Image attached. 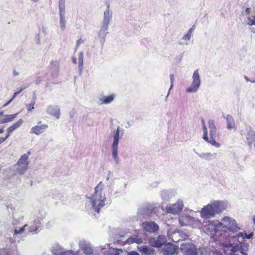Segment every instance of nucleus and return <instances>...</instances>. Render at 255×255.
Instances as JSON below:
<instances>
[{
    "label": "nucleus",
    "mask_w": 255,
    "mask_h": 255,
    "mask_svg": "<svg viewBox=\"0 0 255 255\" xmlns=\"http://www.w3.org/2000/svg\"><path fill=\"white\" fill-rule=\"evenodd\" d=\"M23 120L22 119H19L16 122L11 125L7 129V132L12 133L18 128L23 124Z\"/></svg>",
    "instance_id": "nucleus-26"
},
{
    "label": "nucleus",
    "mask_w": 255,
    "mask_h": 255,
    "mask_svg": "<svg viewBox=\"0 0 255 255\" xmlns=\"http://www.w3.org/2000/svg\"><path fill=\"white\" fill-rule=\"evenodd\" d=\"M79 245L81 249L86 255H90L93 254V250L89 243H87L85 241H81L79 243Z\"/></svg>",
    "instance_id": "nucleus-19"
},
{
    "label": "nucleus",
    "mask_w": 255,
    "mask_h": 255,
    "mask_svg": "<svg viewBox=\"0 0 255 255\" xmlns=\"http://www.w3.org/2000/svg\"><path fill=\"white\" fill-rule=\"evenodd\" d=\"M41 223L40 220L36 219L30 225L25 224L23 227L19 229L15 228L14 230L13 236L15 239L18 235L22 234L26 230V228L28 227V232L29 233L34 234L38 232L39 229L40 227Z\"/></svg>",
    "instance_id": "nucleus-3"
},
{
    "label": "nucleus",
    "mask_w": 255,
    "mask_h": 255,
    "mask_svg": "<svg viewBox=\"0 0 255 255\" xmlns=\"http://www.w3.org/2000/svg\"><path fill=\"white\" fill-rule=\"evenodd\" d=\"M112 18V13L110 12L109 5H107L106 9L104 12L103 19L102 22V25L108 26L109 23Z\"/></svg>",
    "instance_id": "nucleus-22"
},
{
    "label": "nucleus",
    "mask_w": 255,
    "mask_h": 255,
    "mask_svg": "<svg viewBox=\"0 0 255 255\" xmlns=\"http://www.w3.org/2000/svg\"><path fill=\"white\" fill-rule=\"evenodd\" d=\"M224 244V245L226 247H229L231 248V251L233 253H235L239 250L240 251V253L244 255H247V251L249 249V244L247 243H242L240 244H237L235 245H232L230 243L228 244Z\"/></svg>",
    "instance_id": "nucleus-10"
},
{
    "label": "nucleus",
    "mask_w": 255,
    "mask_h": 255,
    "mask_svg": "<svg viewBox=\"0 0 255 255\" xmlns=\"http://www.w3.org/2000/svg\"><path fill=\"white\" fill-rule=\"evenodd\" d=\"M244 234L245 238H246V239H251L253 236V233H250L248 234H247L246 233H244Z\"/></svg>",
    "instance_id": "nucleus-49"
},
{
    "label": "nucleus",
    "mask_w": 255,
    "mask_h": 255,
    "mask_svg": "<svg viewBox=\"0 0 255 255\" xmlns=\"http://www.w3.org/2000/svg\"><path fill=\"white\" fill-rule=\"evenodd\" d=\"M190 215H183L179 217V222L181 226H189L190 220H192Z\"/></svg>",
    "instance_id": "nucleus-27"
},
{
    "label": "nucleus",
    "mask_w": 255,
    "mask_h": 255,
    "mask_svg": "<svg viewBox=\"0 0 255 255\" xmlns=\"http://www.w3.org/2000/svg\"><path fill=\"white\" fill-rule=\"evenodd\" d=\"M161 196L162 199L165 201H168L171 198L169 191L166 190H163L161 192Z\"/></svg>",
    "instance_id": "nucleus-38"
},
{
    "label": "nucleus",
    "mask_w": 255,
    "mask_h": 255,
    "mask_svg": "<svg viewBox=\"0 0 255 255\" xmlns=\"http://www.w3.org/2000/svg\"><path fill=\"white\" fill-rule=\"evenodd\" d=\"M201 123H202V126H206L205 121L203 119H202V120H201Z\"/></svg>",
    "instance_id": "nucleus-57"
},
{
    "label": "nucleus",
    "mask_w": 255,
    "mask_h": 255,
    "mask_svg": "<svg viewBox=\"0 0 255 255\" xmlns=\"http://www.w3.org/2000/svg\"><path fill=\"white\" fill-rule=\"evenodd\" d=\"M137 248L140 252L145 254H150L153 251L150 247L145 245L138 246Z\"/></svg>",
    "instance_id": "nucleus-33"
},
{
    "label": "nucleus",
    "mask_w": 255,
    "mask_h": 255,
    "mask_svg": "<svg viewBox=\"0 0 255 255\" xmlns=\"http://www.w3.org/2000/svg\"><path fill=\"white\" fill-rule=\"evenodd\" d=\"M108 26L106 25H101L100 29L98 33V40L103 48L104 44L105 41L106 37L107 34V30Z\"/></svg>",
    "instance_id": "nucleus-16"
},
{
    "label": "nucleus",
    "mask_w": 255,
    "mask_h": 255,
    "mask_svg": "<svg viewBox=\"0 0 255 255\" xmlns=\"http://www.w3.org/2000/svg\"><path fill=\"white\" fill-rule=\"evenodd\" d=\"M127 242L128 244H131L133 243L141 244L143 242V240L142 239L138 237H130L127 240Z\"/></svg>",
    "instance_id": "nucleus-37"
},
{
    "label": "nucleus",
    "mask_w": 255,
    "mask_h": 255,
    "mask_svg": "<svg viewBox=\"0 0 255 255\" xmlns=\"http://www.w3.org/2000/svg\"><path fill=\"white\" fill-rule=\"evenodd\" d=\"M167 241L166 237L164 235H159L156 237H151L149 239L148 243L154 247H159L164 245Z\"/></svg>",
    "instance_id": "nucleus-11"
},
{
    "label": "nucleus",
    "mask_w": 255,
    "mask_h": 255,
    "mask_svg": "<svg viewBox=\"0 0 255 255\" xmlns=\"http://www.w3.org/2000/svg\"><path fill=\"white\" fill-rule=\"evenodd\" d=\"M223 117L225 118L226 121L227 129L229 130L235 129L236 126L233 117L229 114H228L226 116L223 115Z\"/></svg>",
    "instance_id": "nucleus-23"
},
{
    "label": "nucleus",
    "mask_w": 255,
    "mask_h": 255,
    "mask_svg": "<svg viewBox=\"0 0 255 255\" xmlns=\"http://www.w3.org/2000/svg\"><path fill=\"white\" fill-rule=\"evenodd\" d=\"M200 216L204 219H209L214 218L216 214L210 203L204 206L200 211Z\"/></svg>",
    "instance_id": "nucleus-8"
},
{
    "label": "nucleus",
    "mask_w": 255,
    "mask_h": 255,
    "mask_svg": "<svg viewBox=\"0 0 255 255\" xmlns=\"http://www.w3.org/2000/svg\"><path fill=\"white\" fill-rule=\"evenodd\" d=\"M181 250L185 255H197V251L195 245L191 243L182 244Z\"/></svg>",
    "instance_id": "nucleus-12"
},
{
    "label": "nucleus",
    "mask_w": 255,
    "mask_h": 255,
    "mask_svg": "<svg viewBox=\"0 0 255 255\" xmlns=\"http://www.w3.org/2000/svg\"><path fill=\"white\" fill-rule=\"evenodd\" d=\"M203 130V138L205 141H208V131L206 126H202Z\"/></svg>",
    "instance_id": "nucleus-42"
},
{
    "label": "nucleus",
    "mask_w": 255,
    "mask_h": 255,
    "mask_svg": "<svg viewBox=\"0 0 255 255\" xmlns=\"http://www.w3.org/2000/svg\"><path fill=\"white\" fill-rule=\"evenodd\" d=\"M110 176V172H109L107 175V180H109Z\"/></svg>",
    "instance_id": "nucleus-64"
},
{
    "label": "nucleus",
    "mask_w": 255,
    "mask_h": 255,
    "mask_svg": "<svg viewBox=\"0 0 255 255\" xmlns=\"http://www.w3.org/2000/svg\"><path fill=\"white\" fill-rule=\"evenodd\" d=\"M46 113L49 115L59 119L60 116V109L58 106L50 105L47 107Z\"/></svg>",
    "instance_id": "nucleus-17"
},
{
    "label": "nucleus",
    "mask_w": 255,
    "mask_h": 255,
    "mask_svg": "<svg viewBox=\"0 0 255 255\" xmlns=\"http://www.w3.org/2000/svg\"><path fill=\"white\" fill-rule=\"evenodd\" d=\"M30 155V152H28L27 153L24 154L21 156L19 159L17 163L19 164H24V165L28 166L29 162L28 161L29 156Z\"/></svg>",
    "instance_id": "nucleus-29"
},
{
    "label": "nucleus",
    "mask_w": 255,
    "mask_h": 255,
    "mask_svg": "<svg viewBox=\"0 0 255 255\" xmlns=\"http://www.w3.org/2000/svg\"><path fill=\"white\" fill-rule=\"evenodd\" d=\"M215 138H210L209 139L208 137V141H206V142L210 143L212 145L217 147L219 148L220 146V144L217 142H216L215 139Z\"/></svg>",
    "instance_id": "nucleus-39"
},
{
    "label": "nucleus",
    "mask_w": 255,
    "mask_h": 255,
    "mask_svg": "<svg viewBox=\"0 0 255 255\" xmlns=\"http://www.w3.org/2000/svg\"><path fill=\"white\" fill-rule=\"evenodd\" d=\"M215 213L216 215L221 214L226 210L229 203L227 200H213L210 202Z\"/></svg>",
    "instance_id": "nucleus-7"
},
{
    "label": "nucleus",
    "mask_w": 255,
    "mask_h": 255,
    "mask_svg": "<svg viewBox=\"0 0 255 255\" xmlns=\"http://www.w3.org/2000/svg\"><path fill=\"white\" fill-rule=\"evenodd\" d=\"M253 221L254 224L255 225V215H254L253 218Z\"/></svg>",
    "instance_id": "nucleus-63"
},
{
    "label": "nucleus",
    "mask_w": 255,
    "mask_h": 255,
    "mask_svg": "<svg viewBox=\"0 0 255 255\" xmlns=\"http://www.w3.org/2000/svg\"><path fill=\"white\" fill-rule=\"evenodd\" d=\"M59 24L60 27L62 30H64L66 28V21L65 19V3L59 2Z\"/></svg>",
    "instance_id": "nucleus-13"
},
{
    "label": "nucleus",
    "mask_w": 255,
    "mask_h": 255,
    "mask_svg": "<svg viewBox=\"0 0 255 255\" xmlns=\"http://www.w3.org/2000/svg\"><path fill=\"white\" fill-rule=\"evenodd\" d=\"M19 113L11 114V115H6L4 116L5 118H3L1 121V123H5L13 121L14 119L17 117Z\"/></svg>",
    "instance_id": "nucleus-32"
},
{
    "label": "nucleus",
    "mask_w": 255,
    "mask_h": 255,
    "mask_svg": "<svg viewBox=\"0 0 255 255\" xmlns=\"http://www.w3.org/2000/svg\"><path fill=\"white\" fill-rule=\"evenodd\" d=\"M219 225L221 231L225 232L228 230L233 233H236L240 229L235 220L229 216L223 217L221 221H219Z\"/></svg>",
    "instance_id": "nucleus-2"
},
{
    "label": "nucleus",
    "mask_w": 255,
    "mask_h": 255,
    "mask_svg": "<svg viewBox=\"0 0 255 255\" xmlns=\"http://www.w3.org/2000/svg\"><path fill=\"white\" fill-rule=\"evenodd\" d=\"M65 0H59V3H65Z\"/></svg>",
    "instance_id": "nucleus-62"
},
{
    "label": "nucleus",
    "mask_w": 255,
    "mask_h": 255,
    "mask_svg": "<svg viewBox=\"0 0 255 255\" xmlns=\"http://www.w3.org/2000/svg\"><path fill=\"white\" fill-rule=\"evenodd\" d=\"M144 230L150 233H154L159 229V226L154 221H147L142 223Z\"/></svg>",
    "instance_id": "nucleus-15"
},
{
    "label": "nucleus",
    "mask_w": 255,
    "mask_h": 255,
    "mask_svg": "<svg viewBox=\"0 0 255 255\" xmlns=\"http://www.w3.org/2000/svg\"><path fill=\"white\" fill-rule=\"evenodd\" d=\"M236 238H237L238 244L243 243V242L245 238L244 233L240 232V233H238L236 236Z\"/></svg>",
    "instance_id": "nucleus-40"
},
{
    "label": "nucleus",
    "mask_w": 255,
    "mask_h": 255,
    "mask_svg": "<svg viewBox=\"0 0 255 255\" xmlns=\"http://www.w3.org/2000/svg\"><path fill=\"white\" fill-rule=\"evenodd\" d=\"M12 101V99H10L7 103H6L5 104H4L3 105V107H5L7 106Z\"/></svg>",
    "instance_id": "nucleus-55"
},
{
    "label": "nucleus",
    "mask_w": 255,
    "mask_h": 255,
    "mask_svg": "<svg viewBox=\"0 0 255 255\" xmlns=\"http://www.w3.org/2000/svg\"><path fill=\"white\" fill-rule=\"evenodd\" d=\"M41 78L40 77H38L35 80V83L36 84L38 85L41 82Z\"/></svg>",
    "instance_id": "nucleus-51"
},
{
    "label": "nucleus",
    "mask_w": 255,
    "mask_h": 255,
    "mask_svg": "<svg viewBox=\"0 0 255 255\" xmlns=\"http://www.w3.org/2000/svg\"><path fill=\"white\" fill-rule=\"evenodd\" d=\"M204 231L205 232L211 236H220L221 231L219 221L218 220H213L211 222H209L206 225L204 226Z\"/></svg>",
    "instance_id": "nucleus-5"
},
{
    "label": "nucleus",
    "mask_w": 255,
    "mask_h": 255,
    "mask_svg": "<svg viewBox=\"0 0 255 255\" xmlns=\"http://www.w3.org/2000/svg\"><path fill=\"white\" fill-rule=\"evenodd\" d=\"M115 97V94H111L109 96H103L99 98V101L101 104H108L111 103Z\"/></svg>",
    "instance_id": "nucleus-25"
},
{
    "label": "nucleus",
    "mask_w": 255,
    "mask_h": 255,
    "mask_svg": "<svg viewBox=\"0 0 255 255\" xmlns=\"http://www.w3.org/2000/svg\"><path fill=\"white\" fill-rule=\"evenodd\" d=\"M35 104L33 103H31L27 105V109L28 111H31L34 108Z\"/></svg>",
    "instance_id": "nucleus-46"
},
{
    "label": "nucleus",
    "mask_w": 255,
    "mask_h": 255,
    "mask_svg": "<svg viewBox=\"0 0 255 255\" xmlns=\"http://www.w3.org/2000/svg\"><path fill=\"white\" fill-rule=\"evenodd\" d=\"M36 44L39 45L41 44V41L40 40L39 34H38L36 37Z\"/></svg>",
    "instance_id": "nucleus-52"
},
{
    "label": "nucleus",
    "mask_w": 255,
    "mask_h": 255,
    "mask_svg": "<svg viewBox=\"0 0 255 255\" xmlns=\"http://www.w3.org/2000/svg\"><path fill=\"white\" fill-rule=\"evenodd\" d=\"M103 188L104 184L100 182L95 187L94 193L88 197L92 209L97 213H99L101 208L105 206L106 197L103 192Z\"/></svg>",
    "instance_id": "nucleus-1"
},
{
    "label": "nucleus",
    "mask_w": 255,
    "mask_h": 255,
    "mask_svg": "<svg viewBox=\"0 0 255 255\" xmlns=\"http://www.w3.org/2000/svg\"><path fill=\"white\" fill-rule=\"evenodd\" d=\"M36 96H35V94H34L33 96V98L32 99V100H31V103H33V104H35V101H36Z\"/></svg>",
    "instance_id": "nucleus-53"
},
{
    "label": "nucleus",
    "mask_w": 255,
    "mask_h": 255,
    "mask_svg": "<svg viewBox=\"0 0 255 255\" xmlns=\"http://www.w3.org/2000/svg\"><path fill=\"white\" fill-rule=\"evenodd\" d=\"M50 70L52 76L56 77L59 71V62L57 60H52L50 62Z\"/></svg>",
    "instance_id": "nucleus-20"
},
{
    "label": "nucleus",
    "mask_w": 255,
    "mask_h": 255,
    "mask_svg": "<svg viewBox=\"0 0 255 255\" xmlns=\"http://www.w3.org/2000/svg\"><path fill=\"white\" fill-rule=\"evenodd\" d=\"M183 207L184 204L183 201L179 199L176 203L168 205L166 207V210L168 213L173 214H178L182 211Z\"/></svg>",
    "instance_id": "nucleus-9"
},
{
    "label": "nucleus",
    "mask_w": 255,
    "mask_h": 255,
    "mask_svg": "<svg viewBox=\"0 0 255 255\" xmlns=\"http://www.w3.org/2000/svg\"><path fill=\"white\" fill-rule=\"evenodd\" d=\"M195 29V27L193 25L192 27H191L187 32L186 34L183 37V39L189 41L190 39V38L192 35V33Z\"/></svg>",
    "instance_id": "nucleus-36"
},
{
    "label": "nucleus",
    "mask_w": 255,
    "mask_h": 255,
    "mask_svg": "<svg viewBox=\"0 0 255 255\" xmlns=\"http://www.w3.org/2000/svg\"><path fill=\"white\" fill-rule=\"evenodd\" d=\"M13 75H14V76H18V75H19V73H18V72H17V71H13Z\"/></svg>",
    "instance_id": "nucleus-59"
},
{
    "label": "nucleus",
    "mask_w": 255,
    "mask_h": 255,
    "mask_svg": "<svg viewBox=\"0 0 255 255\" xmlns=\"http://www.w3.org/2000/svg\"><path fill=\"white\" fill-rule=\"evenodd\" d=\"M26 88V87H24L23 88H21L20 90L17 92H16L14 93L13 97L11 99H12V101L14 100V99L16 97V96L20 94L24 89H25Z\"/></svg>",
    "instance_id": "nucleus-44"
},
{
    "label": "nucleus",
    "mask_w": 255,
    "mask_h": 255,
    "mask_svg": "<svg viewBox=\"0 0 255 255\" xmlns=\"http://www.w3.org/2000/svg\"><path fill=\"white\" fill-rule=\"evenodd\" d=\"M153 208L151 206L147 205L141 208L138 210V212L140 214H149L153 211Z\"/></svg>",
    "instance_id": "nucleus-30"
},
{
    "label": "nucleus",
    "mask_w": 255,
    "mask_h": 255,
    "mask_svg": "<svg viewBox=\"0 0 255 255\" xmlns=\"http://www.w3.org/2000/svg\"><path fill=\"white\" fill-rule=\"evenodd\" d=\"M128 255H140V254L136 251H132L128 253Z\"/></svg>",
    "instance_id": "nucleus-50"
},
{
    "label": "nucleus",
    "mask_w": 255,
    "mask_h": 255,
    "mask_svg": "<svg viewBox=\"0 0 255 255\" xmlns=\"http://www.w3.org/2000/svg\"><path fill=\"white\" fill-rule=\"evenodd\" d=\"M201 84L198 69L194 71L192 75V81L190 86L186 88V92L189 93L196 92Z\"/></svg>",
    "instance_id": "nucleus-6"
},
{
    "label": "nucleus",
    "mask_w": 255,
    "mask_h": 255,
    "mask_svg": "<svg viewBox=\"0 0 255 255\" xmlns=\"http://www.w3.org/2000/svg\"><path fill=\"white\" fill-rule=\"evenodd\" d=\"M83 53L80 52L78 53V69L80 72H81L83 69Z\"/></svg>",
    "instance_id": "nucleus-34"
},
{
    "label": "nucleus",
    "mask_w": 255,
    "mask_h": 255,
    "mask_svg": "<svg viewBox=\"0 0 255 255\" xmlns=\"http://www.w3.org/2000/svg\"><path fill=\"white\" fill-rule=\"evenodd\" d=\"M170 79L171 85H170V87L169 88V91L168 92L166 97H167L168 96V95H169L170 91L171 90V89L172 88V87L173 86V82H174V76L173 74H170Z\"/></svg>",
    "instance_id": "nucleus-43"
},
{
    "label": "nucleus",
    "mask_w": 255,
    "mask_h": 255,
    "mask_svg": "<svg viewBox=\"0 0 255 255\" xmlns=\"http://www.w3.org/2000/svg\"><path fill=\"white\" fill-rule=\"evenodd\" d=\"M247 142L249 146L253 143H255V132L253 130H250L246 137Z\"/></svg>",
    "instance_id": "nucleus-28"
},
{
    "label": "nucleus",
    "mask_w": 255,
    "mask_h": 255,
    "mask_svg": "<svg viewBox=\"0 0 255 255\" xmlns=\"http://www.w3.org/2000/svg\"><path fill=\"white\" fill-rule=\"evenodd\" d=\"M120 127L118 126L117 129L112 132V136L113 139L111 146L112 155L116 163H118L119 161L118 157V146L120 138Z\"/></svg>",
    "instance_id": "nucleus-4"
},
{
    "label": "nucleus",
    "mask_w": 255,
    "mask_h": 255,
    "mask_svg": "<svg viewBox=\"0 0 255 255\" xmlns=\"http://www.w3.org/2000/svg\"><path fill=\"white\" fill-rule=\"evenodd\" d=\"M10 133H8V134H6V137H5V138H6V139H7L9 137Z\"/></svg>",
    "instance_id": "nucleus-61"
},
{
    "label": "nucleus",
    "mask_w": 255,
    "mask_h": 255,
    "mask_svg": "<svg viewBox=\"0 0 255 255\" xmlns=\"http://www.w3.org/2000/svg\"><path fill=\"white\" fill-rule=\"evenodd\" d=\"M28 166L24 165V164H19V163L16 164L15 165V169L16 172L20 174H24L28 169Z\"/></svg>",
    "instance_id": "nucleus-31"
},
{
    "label": "nucleus",
    "mask_w": 255,
    "mask_h": 255,
    "mask_svg": "<svg viewBox=\"0 0 255 255\" xmlns=\"http://www.w3.org/2000/svg\"><path fill=\"white\" fill-rule=\"evenodd\" d=\"M13 217L14 220H16L17 219V215L15 212L13 213Z\"/></svg>",
    "instance_id": "nucleus-58"
},
{
    "label": "nucleus",
    "mask_w": 255,
    "mask_h": 255,
    "mask_svg": "<svg viewBox=\"0 0 255 255\" xmlns=\"http://www.w3.org/2000/svg\"><path fill=\"white\" fill-rule=\"evenodd\" d=\"M48 128V126L47 124H41V121H39L37 123V125L33 126L31 128L30 133L39 135L43 133Z\"/></svg>",
    "instance_id": "nucleus-14"
},
{
    "label": "nucleus",
    "mask_w": 255,
    "mask_h": 255,
    "mask_svg": "<svg viewBox=\"0 0 255 255\" xmlns=\"http://www.w3.org/2000/svg\"><path fill=\"white\" fill-rule=\"evenodd\" d=\"M177 232L175 231H173L171 234H170V232L168 231L167 233L168 236L171 238L174 242H176V241L173 239V235L176 234Z\"/></svg>",
    "instance_id": "nucleus-47"
},
{
    "label": "nucleus",
    "mask_w": 255,
    "mask_h": 255,
    "mask_svg": "<svg viewBox=\"0 0 255 255\" xmlns=\"http://www.w3.org/2000/svg\"><path fill=\"white\" fill-rule=\"evenodd\" d=\"M250 11H251V9L250 8H246V9H245V12L248 14L250 13Z\"/></svg>",
    "instance_id": "nucleus-56"
},
{
    "label": "nucleus",
    "mask_w": 255,
    "mask_h": 255,
    "mask_svg": "<svg viewBox=\"0 0 255 255\" xmlns=\"http://www.w3.org/2000/svg\"><path fill=\"white\" fill-rule=\"evenodd\" d=\"M193 220H190L189 226H191L194 228H199L201 225L200 221L197 218L191 217Z\"/></svg>",
    "instance_id": "nucleus-35"
},
{
    "label": "nucleus",
    "mask_w": 255,
    "mask_h": 255,
    "mask_svg": "<svg viewBox=\"0 0 255 255\" xmlns=\"http://www.w3.org/2000/svg\"><path fill=\"white\" fill-rule=\"evenodd\" d=\"M72 60H73V62L74 64H76L77 63L76 59L75 58L73 57Z\"/></svg>",
    "instance_id": "nucleus-60"
},
{
    "label": "nucleus",
    "mask_w": 255,
    "mask_h": 255,
    "mask_svg": "<svg viewBox=\"0 0 255 255\" xmlns=\"http://www.w3.org/2000/svg\"><path fill=\"white\" fill-rule=\"evenodd\" d=\"M247 24L249 26H255V19L252 16L247 18Z\"/></svg>",
    "instance_id": "nucleus-41"
},
{
    "label": "nucleus",
    "mask_w": 255,
    "mask_h": 255,
    "mask_svg": "<svg viewBox=\"0 0 255 255\" xmlns=\"http://www.w3.org/2000/svg\"><path fill=\"white\" fill-rule=\"evenodd\" d=\"M84 41L82 38H80V39H78L76 41V47L75 48V51H76L77 49L79 46V45L81 44L84 43Z\"/></svg>",
    "instance_id": "nucleus-45"
},
{
    "label": "nucleus",
    "mask_w": 255,
    "mask_h": 255,
    "mask_svg": "<svg viewBox=\"0 0 255 255\" xmlns=\"http://www.w3.org/2000/svg\"><path fill=\"white\" fill-rule=\"evenodd\" d=\"M208 127L209 128L210 137L215 138L217 135V129L213 120L208 121Z\"/></svg>",
    "instance_id": "nucleus-24"
},
{
    "label": "nucleus",
    "mask_w": 255,
    "mask_h": 255,
    "mask_svg": "<svg viewBox=\"0 0 255 255\" xmlns=\"http://www.w3.org/2000/svg\"><path fill=\"white\" fill-rule=\"evenodd\" d=\"M177 247L171 243H168L164 245L162 251L164 255H172L177 251Z\"/></svg>",
    "instance_id": "nucleus-18"
},
{
    "label": "nucleus",
    "mask_w": 255,
    "mask_h": 255,
    "mask_svg": "<svg viewBox=\"0 0 255 255\" xmlns=\"http://www.w3.org/2000/svg\"><path fill=\"white\" fill-rule=\"evenodd\" d=\"M123 253L122 250L116 249L114 250V255H120V254Z\"/></svg>",
    "instance_id": "nucleus-48"
},
{
    "label": "nucleus",
    "mask_w": 255,
    "mask_h": 255,
    "mask_svg": "<svg viewBox=\"0 0 255 255\" xmlns=\"http://www.w3.org/2000/svg\"><path fill=\"white\" fill-rule=\"evenodd\" d=\"M194 151L199 158L208 161L215 159L217 156V153H198L196 152L195 150H194Z\"/></svg>",
    "instance_id": "nucleus-21"
},
{
    "label": "nucleus",
    "mask_w": 255,
    "mask_h": 255,
    "mask_svg": "<svg viewBox=\"0 0 255 255\" xmlns=\"http://www.w3.org/2000/svg\"><path fill=\"white\" fill-rule=\"evenodd\" d=\"M6 140V138L1 137L0 138V144L4 142Z\"/></svg>",
    "instance_id": "nucleus-54"
}]
</instances>
